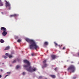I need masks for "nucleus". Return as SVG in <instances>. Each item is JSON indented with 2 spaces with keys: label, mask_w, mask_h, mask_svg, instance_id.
<instances>
[{
  "label": "nucleus",
  "mask_w": 79,
  "mask_h": 79,
  "mask_svg": "<svg viewBox=\"0 0 79 79\" xmlns=\"http://www.w3.org/2000/svg\"><path fill=\"white\" fill-rule=\"evenodd\" d=\"M23 62L25 63H26L27 64V65H23V66L26 69V70H27V71L30 72V73H32L34 72V71H35L37 70L36 68L34 67L32 68L31 66V64H30L29 62L27 60H24Z\"/></svg>",
  "instance_id": "1"
},
{
  "label": "nucleus",
  "mask_w": 79,
  "mask_h": 79,
  "mask_svg": "<svg viewBox=\"0 0 79 79\" xmlns=\"http://www.w3.org/2000/svg\"><path fill=\"white\" fill-rule=\"evenodd\" d=\"M25 40L28 43H30V44L29 45L30 49H31V50H32L33 49L37 50V48H39V46L37 45L36 43H35V42L34 40L29 39L28 38L26 39Z\"/></svg>",
  "instance_id": "2"
},
{
  "label": "nucleus",
  "mask_w": 79,
  "mask_h": 79,
  "mask_svg": "<svg viewBox=\"0 0 79 79\" xmlns=\"http://www.w3.org/2000/svg\"><path fill=\"white\" fill-rule=\"evenodd\" d=\"M67 71L70 73H74L75 71V67L74 65H71L68 68Z\"/></svg>",
  "instance_id": "3"
},
{
  "label": "nucleus",
  "mask_w": 79,
  "mask_h": 79,
  "mask_svg": "<svg viewBox=\"0 0 79 79\" xmlns=\"http://www.w3.org/2000/svg\"><path fill=\"white\" fill-rule=\"evenodd\" d=\"M6 8L8 6V9H9V10H10V9H11V7H10V3L6 1Z\"/></svg>",
  "instance_id": "4"
},
{
  "label": "nucleus",
  "mask_w": 79,
  "mask_h": 79,
  "mask_svg": "<svg viewBox=\"0 0 79 79\" xmlns=\"http://www.w3.org/2000/svg\"><path fill=\"white\" fill-rule=\"evenodd\" d=\"M18 16V15L17 14H14L13 15H10V18H11V17H15V18H16V17H17Z\"/></svg>",
  "instance_id": "5"
},
{
  "label": "nucleus",
  "mask_w": 79,
  "mask_h": 79,
  "mask_svg": "<svg viewBox=\"0 0 79 79\" xmlns=\"http://www.w3.org/2000/svg\"><path fill=\"white\" fill-rule=\"evenodd\" d=\"M43 66L42 67V68L43 69H44V68H46L48 66V64H43Z\"/></svg>",
  "instance_id": "6"
},
{
  "label": "nucleus",
  "mask_w": 79,
  "mask_h": 79,
  "mask_svg": "<svg viewBox=\"0 0 79 79\" xmlns=\"http://www.w3.org/2000/svg\"><path fill=\"white\" fill-rule=\"evenodd\" d=\"M1 30H2L3 31H6V29L4 27H1Z\"/></svg>",
  "instance_id": "7"
},
{
  "label": "nucleus",
  "mask_w": 79,
  "mask_h": 79,
  "mask_svg": "<svg viewBox=\"0 0 79 79\" xmlns=\"http://www.w3.org/2000/svg\"><path fill=\"white\" fill-rule=\"evenodd\" d=\"M2 34L4 36H5V35H6V34H7V32L6 31H4L3 32Z\"/></svg>",
  "instance_id": "8"
},
{
  "label": "nucleus",
  "mask_w": 79,
  "mask_h": 79,
  "mask_svg": "<svg viewBox=\"0 0 79 79\" xmlns=\"http://www.w3.org/2000/svg\"><path fill=\"white\" fill-rule=\"evenodd\" d=\"M51 56L53 60L55 59V58H56V55H52Z\"/></svg>",
  "instance_id": "9"
},
{
  "label": "nucleus",
  "mask_w": 79,
  "mask_h": 79,
  "mask_svg": "<svg viewBox=\"0 0 79 79\" xmlns=\"http://www.w3.org/2000/svg\"><path fill=\"white\" fill-rule=\"evenodd\" d=\"M3 5V3L2 2V1L0 0V6H2Z\"/></svg>",
  "instance_id": "10"
},
{
  "label": "nucleus",
  "mask_w": 79,
  "mask_h": 79,
  "mask_svg": "<svg viewBox=\"0 0 79 79\" xmlns=\"http://www.w3.org/2000/svg\"><path fill=\"white\" fill-rule=\"evenodd\" d=\"M48 44V42H45L44 43V45H47Z\"/></svg>",
  "instance_id": "11"
},
{
  "label": "nucleus",
  "mask_w": 79,
  "mask_h": 79,
  "mask_svg": "<svg viewBox=\"0 0 79 79\" xmlns=\"http://www.w3.org/2000/svg\"><path fill=\"white\" fill-rule=\"evenodd\" d=\"M0 42L1 43H3V42H4V40H2V39H1L0 41Z\"/></svg>",
  "instance_id": "12"
},
{
  "label": "nucleus",
  "mask_w": 79,
  "mask_h": 79,
  "mask_svg": "<svg viewBox=\"0 0 79 79\" xmlns=\"http://www.w3.org/2000/svg\"><path fill=\"white\" fill-rule=\"evenodd\" d=\"M50 76L52 77V78H55V75H51Z\"/></svg>",
  "instance_id": "13"
},
{
  "label": "nucleus",
  "mask_w": 79,
  "mask_h": 79,
  "mask_svg": "<svg viewBox=\"0 0 79 79\" xmlns=\"http://www.w3.org/2000/svg\"><path fill=\"white\" fill-rule=\"evenodd\" d=\"M20 66L19 65H17L16 67V69H18L19 68H20Z\"/></svg>",
  "instance_id": "14"
},
{
  "label": "nucleus",
  "mask_w": 79,
  "mask_h": 79,
  "mask_svg": "<svg viewBox=\"0 0 79 79\" xmlns=\"http://www.w3.org/2000/svg\"><path fill=\"white\" fill-rule=\"evenodd\" d=\"M10 48L8 47H7L5 49H4V50H8Z\"/></svg>",
  "instance_id": "15"
},
{
  "label": "nucleus",
  "mask_w": 79,
  "mask_h": 79,
  "mask_svg": "<svg viewBox=\"0 0 79 79\" xmlns=\"http://www.w3.org/2000/svg\"><path fill=\"white\" fill-rule=\"evenodd\" d=\"M46 62H47V60H44L43 61V64H46Z\"/></svg>",
  "instance_id": "16"
},
{
  "label": "nucleus",
  "mask_w": 79,
  "mask_h": 79,
  "mask_svg": "<svg viewBox=\"0 0 79 79\" xmlns=\"http://www.w3.org/2000/svg\"><path fill=\"white\" fill-rule=\"evenodd\" d=\"M54 44H55L56 47L58 46V44H57V43H56V42H54Z\"/></svg>",
  "instance_id": "17"
},
{
  "label": "nucleus",
  "mask_w": 79,
  "mask_h": 79,
  "mask_svg": "<svg viewBox=\"0 0 79 79\" xmlns=\"http://www.w3.org/2000/svg\"><path fill=\"white\" fill-rule=\"evenodd\" d=\"M12 57H13V56L11 55H9V58H11Z\"/></svg>",
  "instance_id": "18"
},
{
  "label": "nucleus",
  "mask_w": 79,
  "mask_h": 79,
  "mask_svg": "<svg viewBox=\"0 0 79 79\" xmlns=\"http://www.w3.org/2000/svg\"><path fill=\"white\" fill-rule=\"evenodd\" d=\"M17 42L19 43L21 42V40L20 39L18 40H17Z\"/></svg>",
  "instance_id": "19"
},
{
  "label": "nucleus",
  "mask_w": 79,
  "mask_h": 79,
  "mask_svg": "<svg viewBox=\"0 0 79 79\" xmlns=\"http://www.w3.org/2000/svg\"><path fill=\"white\" fill-rule=\"evenodd\" d=\"M22 74L23 75H25V74H26V73L25 72H23L22 73Z\"/></svg>",
  "instance_id": "20"
},
{
  "label": "nucleus",
  "mask_w": 79,
  "mask_h": 79,
  "mask_svg": "<svg viewBox=\"0 0 79 79\" xmlns=\"http://www.w3.org/2000/svg\"><path fill=\"white\" fill-rule=\"evenodd\" d=\"M6 56H9L10 55L8 53H6Z\"/></svg>",
  "instance_id": "21"
},
{
  "label": "nucleus",
  "mask_w": 79,
  "mask_h": 79,
  "mask_svg": "<svg viewBox=\"0 0 79 79\" xmlns=\"http://www.w3.org/2000/svg\"><path fill=\"white\" fill-rule=\"evenodd\" d=\"M54 70H55V71H57V68H56L54 69Z\"/></svg>",
  "instance_id": "22"
},
{
  "label": "nucleus",
  "mask_w": 79,
  "mask_h": 79,
  "mask_svg": "<svg viewBox=\"0 0 79 79\" xmlns=\"http://www.w3.org/2000/svg\"><path fill=\"white\" fill-rule=\"evenodd\" d=\"M16 60H14V61H13V63H16Z\"/></svg>",
  "instance_id": "23"
},
{
  "label": "nucleus",
  "mask_w": 79,
  "mask_h": 79,
  "mask_svg": "<svg viewBox=\"0 0 79 79\" xmlns=\"http://www.w3.org/2000/svg\"><path fill=\"white\" fill-rule=\"evenodd\" d=\"M8 76V75H6V76H5V78H6V77H7V76Z\"/></svg>",
  "instance_id": "24"
},
{
  "label": "nucleus",
  "mask_w": 79,
  "mask_h": 79,
  "mask_svg": "<svg viewBox=\"0 0 79 79\" xmlns=\"http://www.w3.org/2000/svg\"><path fill=\"white\" fill-rule=\"evenodd\" d=\"M39 78H40V79H42V77L40 76L39 77Z\"/></svg>",
  "instance_id": "25"
},
{
  "label": "nucleus",
  "mask_w": 79,
  "mask_h": 79,
  "mask_svg": "<svg viewBox=\"0 0 79 79\" xmlns=\"http://www.w3.org/2000/svg\"><path fill=\"white\" fill-rule=\"evenodd\" d=\"M4 58L5 59H6V56H5L4 57Z\"/></svg>",
  "instance_id": "26"
},
{
  "label": "nucleus",
  "mask_w": 79,
  "mask_h": 79,
  "mask_svg": "<svg viewBox=\"0 0 79 79\" xmlns=\"http://www.w3.org/2000/svg\"><path fill=\"white\" fill-rule=\"evenodd\" d=\"M65 47H64L63 48V50H65Z\"/></svg>",
  "instance_id": "27"
},
{
  "label": "nucleus",
  "mask_w": 79,
  "mask_h": 79,
  "mask_svg": "<svg viewBox=\"0 0 79 79\" xmlns=\"http://www.w3.org/2000/svg\"><path fill=\"white\" fill-rule=\"evenodd\" d=\"M0 71H1V72H2V71H3V70H2V69H1V70H0Z\"/></svg>",
  "instance_id": "28"
},
{
  "label": "nucleus",
  "mask_w": 79,
  "mask_h": 79,
  "mask_svg": "<svg viewBox=\"0 0 79 79\" xmlns=\"http://www.w3.org/2000/svg\"><path fill=\"white\" fill-rule=\"evenodd\" d=\"M7 74H10V72H8L7 73Z\"/></svg>",
  "instance_id": "29"
},
{
  "label": "nucleus",
  "mask_w": 79,
  "mask_h": 79,
  "mask_svg": "<svg viewBox=\"0 0 79 79\" xmlns=\"http://www.w3.org/2000/svg\"><path fill=\"white\" fill-rule=\"evenodd\" d=\"M31 55H32V56H34V54L32 53V54H31Z\"/></svg>",
  "instance_id": "30"
},
{
  "label": "nucleus",
  "mask_w": 79,
  "mask_h": 79,
  "mask_svg": "<svg viewBox=\"0 0 79 79\" xmlns=\"http://www.w3.org/2000/svg\"><path fill=\"white\" fill-rule=\"evenodd\" d=\"M2 77V75H0V78Z\"/></svg>",
  "instance_id": "31"
},
{
  "label": "nucleus",
  "mask_w": 79,
  "mask_h": 79,
  "mask_svg": "<svg viewBox=\"0 0 79 79\" xmlns=\"http://www.w3.org/2000/svg\"><path fill=\"white\" fill-rule=\"evenodd\" d=\"M73 79H76V77H74L73 78Z\"/></svg>",
  "instance_id": "32"
},
{
  "label": "nucleus",
  "mask_w": 79,
  "mask_h": 79,
  "mask_svg": "<svg viewBox=\"0 0 79 79\" xmlns=\"http://www.w3.org/2000/svg\"><path fill=\"white\" fill-rule=\"evenodd\" d=\"M2 15H3V12H2Z\"/></svg>",
  "instance_id": "33"
},
{
  "label": "nucleus",
  "mask_w": 79,
  "mask_h": 79,
  "mask_svg": "<svg viewBox=\"0 0 79 79\" xmlns=\"http://www.w3.org/2000/svg\"><path fill=\"white\" fill-rule=\"evenodd\" d=\"M4 64V63H2V64Z\"/></svg>",
  "instance_id": "34"
},
{
  "label": "nucleus",
  "mask_w": 79,
  "mask_h": 79,
  "mask_svg": "<svg viewBox=\"0 0 79 79\" xmlns=\"http://www.w3.org/2000/svg\"><path fill=\"white\" fill-rule=\"evenodd\" d=\"M78 56H79V53H78Z\"/></svg>",
  "instance_id": "35"
}]
</instances>
